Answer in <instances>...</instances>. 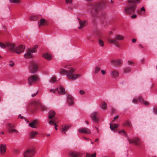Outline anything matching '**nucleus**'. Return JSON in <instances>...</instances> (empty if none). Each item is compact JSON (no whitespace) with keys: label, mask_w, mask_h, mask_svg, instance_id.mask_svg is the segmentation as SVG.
I'll return each mask as SVG.
<instances>
[{"label":"nucleus","mask_w":157,"mask_h":157,"mask_svg":"<svg viewBox=\"0 0 157 157\" xmlns=\"http://www.w3.org/2000/svg\"><path fill=\"white\" fill-rule=\"evenodd\" d=\"M142 0H127V4L124 8V13L127 15L134 14L137 8L136 4L140 3Z\"/></svg>","instance_id":"nucleus-1"},{"label":"nucleus","mask_w":157,"mask_h":157,"mask_svg":"<svg viewBox=\"0 0 157 157\" xmlns=\"http://www.w3.org/2000/svg\"><path fill=\"white\" fill-rule=\"evenodd\" d=\"M56 90L59 94L64 95L65 94V89L61 86H60L59 88H57Z\"/></svg>","instance_id":"nucleus-16"},{"label":"nucleus","mask_w":157,"mask_h":157,"mask_svg":"<svg viewBox=\"0 0 157 157\" xmlns=\"http://www.w3.org/2000/svg\"><path fill=\"white\" fill-rule=\"evenodd\" d=\"M50 92H52L53 93H55L56 90H54V89H51L50 90Z\"/></svg>","instance_id":"nucleus-53"},{"label":"nucleus","mask_w":157,"mask_h":157,"mask_svg":"<svg viewBox=\"0 0 157 157\" xmlns=\"http://www.w3.org/2000/svg\"><path fill=\"white\" fill-rule=\"evenodd\" d=\"M8 125L9 126V128L8 130V132L9 133H14L17 134L18 132L17 130L13 128H14V125L13 124L9 123L8 124Z\"/></svg>","instance_id":"nucleus-10"},{"label":"nucleus","mask_w":157,"mask_h":157,"mask_svg":"<svg viewBox=\"0 0 157 157\" xmlns=\"http://www.w3.org/2000/svg\"><path fill=\"white\" fill-rule=\"evenodd\" d=\"M145 10L144 8V7H143L141 8L140 10L138 11V13L140 14H142V11L145 12Z\"/></svg>","instance_id":"nucleus-39"},{"label":"nucleus","mask_w":157,"mask_h":157,"mask_svg":"<svg viewBox=\"0 0 157 157\" xmlns=\"http://www.w3.org/2000/svg\"><path fill=\"white\" fill-rule=\"evenodd\" d=\"M130 144H134L137 146H139L141 145V142L138 138H135L133 139H128Z\"/></svg>","instance_id":"nucleus-9"},{"label":"nucleus","mask_w":157,"mask_h":157,"mask_svg":"<svg viewBox=\"0 0 157 157\" xmlns=\"http://www.w3.org/2000/svg\"><path fill=\"white\" fill-rule=\"evenodd\" d=\"M118 117V116H117L113 118V121L115 120L116 119H117Z\"/></svg>","instance_id":"nucleus-56"},{"label":"nucleus","mask_w":157,"mask_h":157,"mask_svg":"<svg viewBox=\"0 0 157 157\" xmlns=\"http://www.w3.org/2000/svg\"><path fill=\"white\" fill-rule=\"evenodd\" d=\"M136 17H137V15L135 14L132 15L131 16V18H132V19L136 18Z\"/></svg>","instance_id":"nucleus-51"},{"label":"nucleus","mask_w":157,"mask_h":157,"mask_svg":"<svg viewBox=\"0 0 157 157\" xmlns=\"http://www.w3.org/2000/svg\"><path fill=\"white\" fill-rule=\"evenodd\" d=\"M72 0H65L66 3L67 4H72Z\"/></svg>","instance_id":"nucleus-44"},{"label":"nucleus","mask_w":157,"mask_h":157,"mask_svg":"<svg viewBox=\"0 0 157 157\" xmlns=\"http://www.w3.org/2000/svg\"><path fill=\"white\" fill-rule=\"evenodd\" d=\"M84 138L85 139V140H91L90 139H89V138H86L85 137H84Z\"/></svg>","instance_id":"nucleus-63"},{"label":"nucleus","mask_w":157,"mask_h":157,"mask_svg":"<svg viewBox=\"0 0 157 157\" xmlns=\"http://www.w3.org/2000/svg\"><path fill=\"white\" fill-rule=\"evenodd\" d=\"M67 101L69 105H72L74 104V100L71 95H68L67 96Z\"/></svg>","instance_id":"nucleus-18"},{"label":"nucleus","mask_w":157,"mask_h":157,"mask_svg":"<svg viewBox=\"0 0 157 157\" xmlns=\"http://www.w3.org/2000/svg\"><path fill=\"white\" fill-rule=\"evenodd\" d=\"M101 71L102 74L103 75H105L106 73L105 71V70H102Z\"/></svg>","instance_id":"nucleus-54"},{"label":"nucleus","mask_w":157,"mask_h":157,"mask_svg":"<svg viewBox=\"0 0 157 157\" xmlns=\"http://www.w3.org/2000/svg\"><path fill=\"white\" fill-rule=\"evenodd\" d=\"M31 53L29 51L28 52L25 53L24 55V57L25 58H30L32 57V56L31 54Z\"/></svg>","instance_id":"nucleus-28"},{"label":"nucleus","mask_w":157,"mask_h":157,"mask_svg":"<svg viewBox=\"0 0 157 157\" xmlns=\"http://www.w3.org/2000/svg\"><path fill=\"white\" fill-rule=\"evenodd\" d=\"M10 2L12 3H17L19 2V0H10Z\"/></svg>","instance_id":"nucleus-43"},{"label":"nucleus","mask_w":157,"mask_h":157,"mask_svg":"<svg viewBox=\"0 0 157 157\" xmlns=\"http://www.w3.org/2000/svg\"><path fill=\"white\" fill-rule=\"evenodd\" d=\"M124 39V37L122 35H117L113 39L109 38L108 40L110 44H113L117 47H119L120 44L118 41L123 40Z\"/></svg>","instance_id":"nucleus-4"},{"label":"nucleus","mask_w":157,"mask_h":157,"mask_svg":"<svg viewBox=\"0 0 157 157\" xmlns=\"http://www.w3.org/2000/svg\"><path fill=\"white\" fill-rule=\"evenodd\" d=\"M142 102H143L144 104L146 106L148 105H149V102L148 101H144L143 99V101H142Z\"/></svg>","instance_id":"nucleus-48"},{"label":"nucleus","mask_w":157,"mask_h":157,"mask_svg":"<svg viewBox=\"0 0 157 157\" xmlns=\"http://www.w3.org/2000/svg\"><path fill=\"white\" fill-rule=\"evenodd\" d=\"M107 107V105L106 103L105 102H103L102 104L101 105V108L104 110Z\"/></svg>","instance_id":"nucleus-32"},{"label":"nucleus","mask_w":157,"mask_h":157,"mask_svg":"<svg viewBox=\"0 0 157 157\" xmlns=\"http://www.w3.org/2000/svg\"><path fill=\"white\" fill-rule=\"evenodd\" d=\"M97 113L94 112L93 113L91 117L92 120L95 122H97L98 121V118L97 117Z\"/></svg>","instance_id":"nucleus-22"},{"label":"nucleus","mask_w":157,"mask_h":157,"mask_svg":"<svg viewBox=\"0 0 157 157\" xmlns=\"http://www.w3.org/2000/svg\"><path fill=\"white\" fill-rule=\"evenodd\" d=\"M95 35L98 36H99L101 35V32L98 31H96L95 32Z\"/></svg>","instance_id":"nucleus-41"},{"label":"nucleus","mask_w":157,"mask_h":157,"mask_svg":"<svg viewBox=\"0 0 157 157\" xmlns=\"http://www.w3.org/2000/svg\"><path fill=\"white\" fill-rule=\"evenodd\" d=\"M98 44L101 47H103L104 45L103 41L100 39L99 40Z\"/></svg>","instance_id":"nucleus-37"},{"label":"nucleus","mask_w":157,"mask_h":157,"mask_svg":"<svg viewBox=\"0 0 157 157\" xmlns=\"http://www.w3.org/2000/svg\"><path fill=\"white\" fill-rule=\"evenodd\" d=\"M115 112V110L114 109H112V113H114Z\"/></svg>","instance_id":"nucleus-57"},{"label":"nucleus","mask_w":157,"mask_h":157,"mask_svg":"<svg viewBox=\"0 0 157 157\" xmlns=\"http://www.w3.org/2000/svg\"><path fill=\"white\" fill-rule=\"evenodd\" d=\"M30 70L33 73H35L38 70V67L37 63L35 62L32 61L30 64Z\"/></svg>","instance_id":"nucleus-7"},{"label":"nucleus","mask_w":157,"mask_h":157,"mask_svg":"<svg viewBox=\"0 0 157 157\" xmlns=\"http://www.w3.org/2000/svg\"><path fill=\"white\" fill-rule=\"evenodd\" d=\"M19 118L20 119H21L23 118V117L21 116V114H19Z\"/></svg>","instance_id":"nucleus-61"},{"label":"nucleus","mask_w":157,"mask_h":157,"mask_svg":"<svg viewBox=\"0 0 157 157\" xmlns=\"http://www.w3.org/2000/svg\"><path fill=\"white\" fill-rule=\"evenodd\" d=\"M123 125L124 126H127L129 127H131L132 126V125L128 121H126L123 124Z\"/></svg>","instance_id":"nucleus-31"},{"label":"nucleus","mask_w":157,"mask_h":157,"mask_svg":"<svg viewBox=\"0 0 157 157\" xmlns=\"http://www.w3.org/2000/svg\"><path fill=\"white\" fill-rule=\"evenodd\" d=\"M80 155V154L77 152H74L71 153L70 154V157H78Z\"/></svg>","instance_id":"nucleus-26"},{"label":"nucleus","mask_w":157,"mask_h":157,"mask_svg":"<svg viewBox=\"0 0 157 157\" xmlns=\"http://www.w3.org/2000/svg\"><path fill=\"white\" fill-rule=\"evenodd\" d=\"M78 131L79 133L82 134H90L91 133V132L89 129L85 127L79 129Z\"/></svg>","instance_id":"nucleus-11"},{"label":"nucleus","mask_w":157,"mask_h":157,"mask_svg":"<svg viewBox=\"0 0 157 157\" xmlns=\"http://www.w3.org/2000/svg\"><path fill=\"white\" fill-rule=\"evenodd\" d=\"M25 48V46L23 45H21L15 48L14 52L17 54H20L23 52Z\"/></svg>","instance_id":"nucleus-8"},{"label":"nucleus","mask_w":157,"mask_h":157,"mask_svg":"<svg viewBox=\"0 0 157 157\" xmlns=\"http://www.w3.org/2000/svg\"><path fill=\"white\" fill-rule=\"evenodd\" d=\"M38 134V132L36 131H32L30 133V136L32 138H33Z\"/></svg>","instance_id":"nucleus-29"},{"label":"nucleus","mask_w":157,"mask_h":157,"mask_svg":"<svg viewBox=\"0 0 157 157\" xmlns=\"http://www.w3.org/2000/svg\"><path fill=\"white\" fill-rule=\"evenodd\" d=\"M49 123L50 124H51V125H53V124L55 125V124H56V123H55V121H52V120H50L49 121Z\"/></svg>","instance_id":"nucleus-42"},{"label":"nucleus","mask_w":157,"mask_h":157,"mask_svg":"<svg viewBox=\"0 0 157 157\" xmlns=\"http://www.w3.org/2000/svg\"><path fill=\"white\" fill-rule=\"evenodd\" d=\"M138 101H139L140 102L141 101H143V98H142L140 96L138 97L137 98H134L132 100V102L135 103H137Z\"/></svg>","instance_id":"nucleus-24"},{"label":"nucleus","mask_w":157,"mask_h":157,"mask_svg":"<svg viewBox=\"0 0 157 157\" xmlns=\"http://www.w3.org/2000/svg\"><path fill=\"white\" fill-rule=\"evenodd\" d=\"M119 133H122L126 137L127 136V134L126 133V132L124 131V129H122L119 131Z\"/></svg>","instance_id":"nucleus-34"},{"label":"nucleus","mask_w":157,"mask_h":157,"mask_svg":"<svg viewBox=\"0 0 157 157\" xmlns=\"http://www.w3.org/2000/svg\"><path fill=\"white\" fill-rule=\"evenodd\" d=\"M128 63L129 65H132L134 64V63L132 61H128Z\"/></svg>","instance_id":"nucleus-49"},{"label":"nucleus","mask_w":157,"mask_h":157,"mask_svg":"<svg viewBox=\"0 0 157 157\" xmlns=\"http://www.w3.org/2000/svg\"><path fill=\"white\" fill-rule=\"evenodd\" d=\"M47 21L44 19H41L38 22L39 27L45 26L47 25Z\"/></svg>","instance_id":"nucleus-14"},{"label":"nucleus","mask_w":157,"mask_h":157,"mask_svg":"<svg viewBox=\"0 0 157 157\" xmlns=\"http://www.w3.org/2000/svg\"><path fill=\"white\" fill-rule=\"evenodd\" d=\"M30 19L31 20H33V19H34V18L33 17V16H31L30 17Z\"/></svg>","instance_id":"nucleus-60"},{"label":"nucleus","mask_w":157,"mask_h":157,"mask_svg":"<svg viewBox=\"0 0 157 157\" xmlns=\"http://www.w3.org/2000/svg\"><path fill=\"white\" fill-rule=\"evenodd\" d=\"M106 4L105 0H102L98 3L93 5L92 7V13H97L98 11L104 7Z\"/></svg>","instance_id":"nucleus-3"},{"label":"nucleus","mask_w":157,"mask_h":157,"mask_svg":"<svg viewBox=\"0 0 157 157\" xmlns=\"http://www.w3.org/2000/svg\"><path fill=\"white\" fill-rule=\"evenodd\" d=\"M80 26L78 27L79 29H82L87 24V21H81L80 19L78 18Z\"/></svg>","instance_id":"nucleus-13"},{"label":"nucleus","mask_w":157,"mask_h":157,"mask_svg":"<svg viewBox=\"0 0 157 157\" xmlns=\"http://www.w3.org/2000/svg\"><path fill=\"white\" fill-rule=\"evenodd\" d=\"M37 94V93H36V94H32V96L33 97H34L36 94Z\"/></svg>","instance_id":"nucleus-64"},{"label":"nucleus","mask_w":157,"mask_h":157,"mask_svg":"<svg viewBox=\"0 0 157 157\" xmlns=\"http://www.w3.org/2000/svg\"><path fill=\"white\" fill-rule=\"evenodd\" d=\"M79 93L80 94L82 95L83 94L85 93V92L84 91L82 90H79Z\"/></svg>","instance_id":"nucleus-50"},{"label":"nucleus","mask_w":157,"mask_h":157,"mask_svg":"<svg viewBox=\"0 0 157 157\" xmlns=\"http://www.w3.org/2000/svg\"><path fill=\"white\" fill-rule=\"evenodd\" d=\"M38 47V45H35L34 47V48H35V49H36Z\"/></svg>","instance_id":"nucleus-62"},{"label":"nucleus","mask_w":157,"mask_h":157,"mask_svg":"<svg viewBox=\"0 0 157 157\" xmlns=\"http://www.w3.org/2000/svg\"><path fill=\"white\" fill-rule=\"evenodd\" d=\"M56 114V113L53 110H50L48 113V118L51 119L54 117Z\"/></svg>","instance_id":"nucleus-23"},{"label":"nucleus","mask_w":157,"mask_h":157,"mask_svg":"<svg viewBox=\"0 0 157 157\" xmlns=\"http://www.w3.org/2000/svg\"><path fill=\"white\" fill-rule=\"evenodd\" d=\"M42 56L48 61L51 60L52 59V57L51 55L48 53H45V54L43 55Z\"/></svg>","instance_id":"nucleus-17"},{"label":"nucleus","mask_w":157,"mask_h":157,"mask_svg":"<svg viewBox=\"0 0 157 157\" xmlns=\"http://www.w3.org/2000/svg\"><path fill=\"white\" fill-rule=\"evenodd\" d=\"M41 109L42 111H44L48 109L45 106L41 104L40 105Z\"/></svg>","instance_id":"nucleus-35"},{"label":"nucleus","mask_w":157,"mask_h":157,"mask_svg":"<svg viewBox=\"0 0 157 157\" xmlns=\"http://www.w3.org/2000/svg\"><path fill=\"white\" fill-rule=\"evenodd\" d=\"M6 144H0V154L2 155H3L6 151Z\"/></svg>","instance_id":"nucleus-12"},{"label":"nucleus","mask_w":157,"mask_h":157,"mask_svg":"<svg viewBox=\"0 0 157 157\" xmlns=\"http://www.w3.org/2000/svg\"><path fill=\"white\" fill-rule=\"evenodd\" d=\"M101 69L100 67L98 66H96L95 67L94 72L97 74L98 72Z\"/></svg>","instance_id":"nucleus-30"},{"label":"nucleus","mask_w":157,"mask_h":157,"mask_svg":"<svg viewBox=\"0 0 157 157\" xmlns=\"http://www.w3.org/2000/svg\"><path fill=\"white\" fill-rule=\"evenodd\" d=\"M37 124L36 121L35 120H34L32 122L29 124V126L32 128H36V127L35 126V125Z\"/></svg>","instance_id":"nucleus-27"},{"label":"nucleus","mask_w":157,"mask_h":157,"mask_svg":"<svg viewBox=\"0 0 157 157\" xmlns=\"http://www.w3.org/2000/svg\"><path fill=\"white\" fill-rule=\"evenodd\" d=\"M76 69L70 67L69 69L66 70L63 68H61L59 71V73L66 75L67 78L69 80H75L81 76L80 74H75Z\"/></svg>","instance_id":"nucleus-2"},{"label":"nucleus","mask_w":157,"mask_h":157,"mask_svg":"<svg viewBox=\"0 0 157 157\" xmlns=\"http://www.w3.org/2000/svg\"><path fill=\"white\" fill-rule=\"evenodd\" d=\"M111 75L114 78H117L119 76L118 72L116 70H114L111 71Z\"/></svg>","instance_id":"nucleus-19"},{"label":"nucleus","mask_w":157,"mask_h":157,"mask_svg":"<svg viewBox=\"0 0 157 157\" xmlns=\"http://www.w3.org/2000/svg\"><path fill=\"white\" fill-rule=\"evenodd\" d=\"M71 125H65L63 126V127L62 128V132L63 134H66L65 131L67 130L70 127Z\"/></svg>","instance_id":"nucleus-21"},{"label":"nucleus","mask_w":157,"mask_h":157,"mask_svg":"<svg viewBox=\"0 0 157 157\" xmlns=\"http://www.w3.org/2000/svg\"><path fill=\"white\" fill-rule=\"evenodd\" d=\"M6 47H7L10 50L14 52L15 50V45L14 44L9 43H6Z\"/></svg>","instance_id":"nucleus-15"},{"label":"nucleus","mask_w":157,"mask_h":157,"mask_svg":"<svg viewBox=\"0 0 157 157\" xmlns=\"http://www.w3.org/2000/svg\"><path fill=\"white\" fill-rule=\"evenodd\" d=\"M154 112H156L157 114V108H156V107L154 109Z\"/></svg>","instance_id":"nucleus-58"},{"label":"nucleus","mask_w":157,"mask_h":157,"mask_svg":"<svg viewBox=\"0 0 157 157\" xmlns=\"http://www.w3.org/2000/svg\"><path fill=\"white\" fill-rule=\"evenodd\" d=\"M56 77H53L51 80V81L53 83H54L56 82Z\"/></svg>","instance_id":"nucleus-47"},{"label":"nucleus","mask_w":157,"mask_h":157,"mask_svg":"<svg viewBox=\"0 0 157 157\" xmlns=\"http://www.w3.org/2000/svg\"><path fill=\"white\" fill-rule=\"evenodd\" d=\"M0 47L2 48H5L6 47V43L4 44L0 42Z\"/></svg>","instance_id":"nucleus-38"},{"label":"nucleus","mask_w":157,"mask_h":157,"mask_svg":"<svg viewBox=\"0 0 157 157\" xmlns=\"http://www.w3.org/2000/svg\"><path fill=\"white\" fill-rule=\"evenodd\" d=\"M14 63L12 61H10L9 64V65L10 67H13L14 66Z\"/></svg>","instance_id":"nucleus-45"},{"label":"nucleus","mask_w":157,"mask_h":157,"mask_svg":"<svg viewBox=\"0 0 157 157\" xmlns=\"http://www.w3.org/2000/svg\"><path fill=\"white\" fill-rule=\"evenodd\" d=\"M28 80L29 84L32 86L39 81L40 78L38 75H33L28 78Z\"/></svg>","instance_id":"nucleus-5"},{"label":"nucleus","mask_w":157,"mask_h":157,"mask_svg":"<svg viewBox=\"0 0 157 157\" xmlns=\"http://www.w3.org/2000/svg\"><path fill=\"white\" fill-rule=\"evenodd\" d=\"M131 71V69L130 68H128L124 69V72L125 73H129Z\"/></svg>","instance_id":"nucleus-40"},{"label":"nucleus","mask_w":157,"mask_h":157,"mask_svg":"<svg viewBox=\"0 0 157 157\" xmlns=\"http://www.w3.org/2000/svg\"><path fill=\"white\" fill-rule=\"evenodd\" d=\"M31 53L35 52H36V50L33 48L32 49H30L29 50Z\"/></svg>","instance_id":"nucleus-46"},{"label":"nucleus","mask_w":157,"mask_h":157,"mask_svg":"<svg viewBox=\"0 0 157 157\" xmlns=\"http://www.w3.org/2000/svg\"><path fill=\"white\" fill-rule=\"evenodd\" d=\"M71 64H67V65H66L65 66H64V68H68V67H70L71 66Z\"/></svg>","instance_id":"nucleus-52"},{"label":"nucleus","mask_w":157,"mask_h":157,"mask_svg":"<svg viewBox=\"0 0 157 157\" xmlns=\"http://www.w3.org/2000/svg\"><path fill=\"white\" fill-rule=\"evenodd\" d=\"M136 41V39H132V41L133 42V43H135Z\"/></svg>","instance_id":"nucleus-55"},{"label":"nucleus","mask_w":157,"mask_h":157,"mask_svg":"<svg viewBox=\"0 0 157 157\" xmlns=\"http://www.w3.org/2000/svg\"><path fill=\"white\" fill-rule=\"evenodd\" d=\"M96 154L94 153L91 155L90 154L87 153L86 154V157H96Z\"/></svg>","instance_id":"nucleus-33"},{"label":"nucleus","mask_w":157,"mask_h":157,"mask_svg":"<svg viewBox=\"0 0 157 157\" xmlns=\"http://www.w3.org/2000/svg\"><path fill=\"white\" fill-rule=\"evenodd\" d=\"M54 125H55V129L56 130H57V127L58 126V125H57L56 124H55Z\"/></svg>","instance_id":"nucleus-59"},{"label":"nucleus","mask_w":157,"mask_h":157,"mask_svg":"<svg viewBox=\"0 0 157 157\" xmlns=\"http://www.w3.org/2000/svg\"><path fill=\"white\" fill-rule=\"evenodd\" d=\"M112 64L114 65H117L121 64L122 63V61L121 59L117 60H112L111 61Z\"/></svg>","instance_id":"nucleus-20"},{"label":"nucleus","mask_w":157,"mask_h":157,"mask_svg":"<svg viewBox=\"0 0 157 157\" xmlns=\"http://www.w3.org/2000/svg\"><path fill=\"white\" fill-rule=\"evenodd\" d=\"M33 104L36 105H40L41 104V103L38 101H35L33 102Z\"/></svg>","instance_id":"nucleus-36"},{"label":"nucleus","mask_w":157,"mask_h":157,"mask_svg":"<svg viewBox=\"0 0 157 157\" xmlns=\"http://www.w3.org/2000/svg\"><path fill=\"white\" fill-rule=\"evenodd\" d=\"M110 128L111 130H113L115 128H117L118 126V124H113V121L110 123Z\"/></svg>","instance_id":"nucleus-25"},{"label":"nucleus","mask_w":157,"mask_h":157,"mask_svg":"<svg viewBox=\"0 0 157 157\" xmlns=\"http://www.w3.org/2000/svg\"><path fill=\"white\" fill-rule=\"evenodd\" d=\"M35 153V150L34 148H31L28 149L24 153V157H32Z\"/></svg>","instance_id":"nucleus-6"}]
</instances>
